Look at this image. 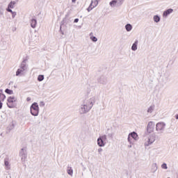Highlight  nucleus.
<instances>
[{
  "label": "nucleus",
  "instance_id": "obj_27",
  "mask_svg": "<svg viewBox=\"0 0 178 178\" xmlns=\"http://www.w3.org/2000/svg\"><path fill=\"white\" fill-rule=\"evenodd\" d=\"M90 40L93 42H97V41H98V38H97L95 36H90Z\"/></svg>",
  "mask_w": 178,
  "mask_h": 178
},
{
  "label": "nucleus",
  "instance_id": "obj_11",
  "mask_svg": "<svg viewBox=\"0 0 178 178\" xmlns=\"http://www.w3.org/2000/svg\"><path fill=\"white\" fill-rule=\"evenodd\" d=\"M99 83L100 84H108V77L105 76H100L98 79Z\"/></svg>",
  "mask_w": 178,
  "mask_h": 178
},
{
  "label": "nucleus",
  "instance_id": "obj_16",
  "mask_svg": "<svg viewBox=\"0 0 178 178\" xmlns=\"http://www.w3.org/2000/svg\"><path fill=\"white\" fill-rule=\"evenodd\" d=\"M138 40H136L134 43L131 46L132 51H136L138 49Z\"/></svg>",
  "mask_w": 178,
  "mask_h": 178
},
{
  "label": "nucleus",
  "instance_id": "obj_13",
  "mask_svg": "<svg viewBox=\"0 0 178 178\" xmlns=\"http://www.w3.org/2000/svg\"><path fill=\"white\" fill-rule=\"evenodd\" d=\"M129 136L134 140V141H138V134H137V133L135 131L130 133Z\"/></svg>",
  "mask_w": 178,
  "mask_h": 178
},
{
  "label": "nucleus",
  "instance_id": "obj_39",
  "mask_svg": "<svg viewBox=\"0 0 178 178\" xmlns=\"http://www.w3.org/2000/svg\"><path fill=\"white\" fill-rule=\"evenodd\" d=\"M2 105H3L2 102H0V109H2Z\"/></svg>",
  "mask_w": 178,
  "mask_h": 178
},
{
  "label": "nucleus",
  "instance_id": "obj_17",
  "mask_svg": "<svg viewBox=\"0 0 178 178\" xmlns=\"http://www.w3.org/2000/svg\"><path fill=\"white\" fill-rule=\"evenodd\" d=\"M158 170V165L156 163H153L152 164V173H155Z\"/></svg>",
  "mask_w": 178,
  "mask_h": 178
},
{
  "label": "nucleus",
  "instance_id": "obj_38",
  "mask_svg": "<svg viewBox=\"0 0 178 178\" xmlns=\"http://www.w3.org/2000/svg\"><path fill=\"white\" fill-rule=\"evenodd\" d=\"M108 137H111V138H112V137H113V134H108Z\"/></svg>",
  "mask_w": 178,
  "mask_h": 178
},
{
  "label": "nucleus",
  "instance_id": "obj_32",
  "mask_svg": "<svg viewBox=\"0 0 178 178\" xmlns=\"http://www.w3.org/2000/svg\"><path fill=\"white\" fill-rule=\"evenodd\" d=\"M11 13H12V17H13V18L16 17V12H13V11Z\"/></svg>",
  "mask_w": 178,
  "mask_h": 178
},
{
  "label": "nucleus",
  "instance_id": "obj_40",
  "mask_svg": "<svg viewBox=\"0 0 178 178\" xmlns=\"http://www.w3.org/2000/svg\"><path fill=\"white\" fill-rule=\"evenodd\" d=\"M92 35H93V33H92V32H91L89 35H90V37H94Z\"/></svg>",
  "mask_w": 178,
  "mask_h": 178
},
{
  "label": "nucleus",
  "instance_id": "obj_5",
  "mask_svg": "<svg viewBox=\"0 0 178 178\" xmlns=\"http://www.w3.org/2000/svg\"><path fill=\"white\" fill-rule=\"evenodd\" d=\"M30 112L32 116H38L40 113V107L38 106V104H37L36 102L32 104L30 107Z\"/></svg>",
  "mask_w": 178,
  "mask_h": 178
},
{
  "label": "nucleus",
  "instance_id": "obj_18",
  "mask_svg": "<svg viewBox=\"0 0 178 178\" xmlns=\"http://www.w3.org/2000/svg\"><path fill=\"white\" fill-rule=\"evenodd\" d=\"M153 20L154 23H159L161 22V17L159 15H154Z\"/></svg>",
  "mask_w": 178,
  "mask_h": 178
},
{
  "label": "nucleus",
  "instance_id": "obj_1",
  "mask_svg": "<svg viewBox=\"0 0 178 178\" xmlns=\"http://www.w3.org/2000/svg\"><path fill=\"white\" fill-rule=\"evenodd\" d=\"M95 97L93 96L88 99L83 101V103L81 105L79 112L80 115H86V113H88L92 106H94V104H95Z\"/></svg>",
  "mask_w": 178,
  "mask_h": 178
},
{
  "label": "nucleus",
  "instance_id": "obj_36",
  "mask_svg": "<svg viewBox=\"0 0 178 178\" xmlns=\"http://www.w3.org/2000/svg\"><path fill=\"white\" fill-rule=\"evenodd\" d=\"M97 151H98L99 154H101V152H102V148H99L97 149Z\"/></svg>",
  "mask_w": 178,
  "mask_h": 178
},
{
  "label": "nucleus",
  "instance_id": "obj_10",
  "mask_svg": "<svg viewBox=\"0 0 178 178\" xmlns=\"http://www.w3.org/2000/svg\"><path fill=\"white\" fill-rule=\"evenodd\" d=\"M174 12L173 8H169L168 10H165L163 13V17H164L165 19H166V17H168L169 16V15H172V13Z\"/></svg>",
  "mask_w": 178,
  "mask_h": 178
},
{
  "label": "nucleus",
  "instance_id": "obj_45",
  "mask_svg": "<svg viewBox=\"0 0 178 178\" xmlns=\"http://www.w3.org/2000/svg\"><path fill=\"white\" fill-rule=\"evenodd\" d=\"M0 98H1V93H0Z\"/></svg>",
  "mask_w": 178,
  "mask_h": 178
},
{
  "label": "nucleus",
  "instance_id": "obj_34",
  "mask_svg": "<svg viewBox=\"0 0 178 178\" xmlns=\"http://www.w3.org/2000/svg\"><path fill=\"white\" fill-rule=\"evenodd\" d=\"M7 12H10V13H12V12H13V11L12 10V9H10V8L8 7Z\"/></svg>",
  "mask_w": 178,
  "mask_h": 178
},
{
  "label": "nucleus",
  "instance_id": "obj_33",
  "mask_svg": "<svg viewBox=\"0 0 178 178\" xmlns=\"http://www.w3.org/2000/svg\"><path fill=\"white\" fill-rule=\"evenodd\" d=\"M40 106H45V103L44 102H40Z\"/></svg>",
  "mask_w": 178,
  "mask_h": 178
},
{
  "label": "nucleus",
  "instance_id": "obj_41",
  "mask_svg": "<svg viewBox=\"0 0 178 178\" xmlns=\"http://www.w3.org/2000/svg\"><path fill=\"white\" fill-rule=\"evenodd\" d=\"M175 118L178 120V114L175 115Z\"/></svg>",
  "mask_w": 178,
  "mask_h": 178
},
{
  "label": "nucleus",
  "instance_id": "obj_7",
  "mask_svg": "<svg viewBox=\"0 0 178 178\" xmlns=\"http://www.w3.org/2000/svg\"><path fill=\"white\" fill-rule=\"evenodd\" d=\"M19 156L22 163H24L27 159V149L26 147L21 149L19 151Z\"/></svg>",
  "mask_w": 178,
  "mask_h": 178
},
{
  "label": "nucleus",
  "instance_id": "obj_29",
  "mask_svg": "<svg viewBox=\"0 0 178 178\" xmlns=\"http://www.w3.org/2000/svg\"><path fill=\"white\" fill-rule=\"evenodd\" d=\"M92 9H94V7L92 6V3H91L89 7L88 8V12H91Z\"/></svg>",
  "mask_w": 178,
  "mask_h": 178
},
{
  "label": "nucleus",
  "instance_id": "obj_24",
  "mask_svg": "<svg viewBox=\"0 0 178 178\" xmlns=\"http://www.w3.org/2000/svg\"><path fill=\"white\" fill-rule=\"evenodd\" d=\"M5 92H6V94H8L9 95H12L13 94V90L7 88L5 90Z\"/></svg>",
  "mask_w": 178,
  "mask_h": 178
},
{
  "label": "nucleus",
  "instance_id": "obj_28",
  "mask_svg": "<svg viewBox=\"0 0 178 178\" xmlns=\"http://www.w3.org/2000/svg\"><path fill=\"white\" fill-rule=\"evenodd\" d=\"M44 80V75H39L38 76V81H42Z\"/></svg>",
  "mask_w": 178,
  "mask_h": 178
},
{
  "label": "nucleus",
  "instance_id": "obj_42",
  "mask_svg": "<svg viewBox=\"0 0 178 178\" xmlns=\"http://www.w3.org/2000/svg\"><path fill=\"white\" fill-rule=\"evenodd\" d=\"M2 97H3V98H6V96H5V95H2Z\"/></svg>",
  "mask_w": 178,
  "mask_h": 178
},
{
  "label": "nucleus",
  "instance_id": "obj_21",
  "mask_svg": "<svg viewBox=\"0 0 178 178\" xmlns=\"http://www.w3.org/2000/svg\"><path fill=\"white\" fill-rule=\"evenodd\" d=\"M125 29L127 31H131V30H133V26H131L130 24H127L125 25Z\"/></svg>",
  "mask_w": 178,
  "mask_h": 178
},
{
  "label": "nucleus",
  "instance_id": "obj_3",
  "mask_svg": "<svg viewBox=\"0 0 178 178\" xmlns=\"http://www.w3.org/2000/svg\"><path fill=\"white\" fill-rule=\"evenodd\" d=\"M156 137L157 136L155 134H149L145 140V147H149V145H152V144H154L156 140Z\"/></svg>",
  "mask_w": 178,
  "mask_h": 178
},
{
  "label": "nucleus",
  "instance_id": "obj_37",
  "mask_svg": "<svg viewBox=\"0 0 178 178\" xmlns=\"http://www.w3.org/2000/svg\"><path fill=\"white\" fill-rule=\"evenodd\" d=\"M134 145V144H129V145H128V148H132Z\"/></svg>",
  "mask_w": 178,
  "mask_h": 178
},
{
  "label": "nucleus",
  "instance_id": "obj_9",
  "mask_svg": "<svg viewBox=\"0 0 178 178\" xmlns=\"http://www.w3.org/2000/svg\"><path fill=\"white\" fill-rule=\"evenodd\" d=\"M154 128H155V122H154L153 121L149 122L147 127V133H149V134L153 133Z\"/></svg>",
  "mask_w": 178,
  "mask_h": 178
},
{
  "label": "nucleus",
  "instance_id": "obj_43",
  "mask_svg": "<svg viewBox=\"0 0 178 178\" xmlns=\"http://www.w3.org/2000/svg\"><path fill=\"white\" fill-rule=\"evenodd\" d=\"M26 100H27V101H30V97H28V98L26 99Z\"/></svg>",
  "mask_w": 178,
  "mask_h": 178
},
{
  "label": "nucleus",
  "instance_id": "obj_19",
  "mask_svg": "<svg viewBox=\"0 0 178 178\" xmlns=\"http://www.w3.org/2000/svg\"><path fill=\"white\" fill-rule=\"evenodd\" d=\"M67 173L70 176H73V168H72V167H70V166H67Z\"/></svg>",
  "mask_w": 178,
  "mask_h": 178
},
{
  "label": "nucleus",
  "instance_id": "obj_22",
  "mask_svg": "<svg viewBox=\"0 0 178 178\" xmlns=\"http://www.w3.org/2000/svg\"><path fill=\"white\" fill-rule=\"evenodd\" d=\"M118 3V1L116 0H113L109 3L110 6H111V8H115V6H116Z\"/></svg>",
  "mask_w": 178,
  "mask_h": 178
},
{
  "label": "nucleus",
  "instance_id": "obj_4",
  "mask_svg": "<svg viewBox=\"0 0 178 178\" xmlns=\"http://www.w3.org/2000/svg\"><path fill=\"white\" fill-rule=\"evenodd\" d=\"M165 130H166V123L160 122L156 124V131H157V134H163Z\"/></svg>",
  "mask_w": 178,
  "mask_h": 178
},
{
  "label": "nucleus",
  "instance_id": "obj_44",
  "mask_svg": "<svg viewBox=\"0 0 178 178\" xmlns=\"http://www.w3.org/2000/svg\"><path fill=\"white\" fill-rule=\"evenodd\" d=\"M72 2H76V0H72Z\"/></svg>",
  "mask_w": 178,
  "mask_h": 178
},
{
  "label": "nucleus",
  "instance_id": "obj_6",
  "mask_svg": "<svg viewBox=\"0 0 178 178\" xmlns=\"http://www.w3.org/2000/svg\"><path fill=\"white\" fill-rule=\"evenodd\" d=\"M106 140H108V138L106 137V135H102L101 136H99L97 138V145H99V147H105V145H106Z\"/></svg>",
  "mask_w": 178,
  "mask_h": 178
},
{
  "label": "nucleus",
  "instance_id": "obj_23",
  "mask_svg": "<svg viewBox=\"0 0 178 178\" xmlns=\"http://www.w3.org/2000/svg\"><path fill=\"white\" fill-rule=\"evenodd\" d=\"M16 3L15 1H11L9 4L8 8H10V9H13V8H15V4Z\"/></svg>",
  "mask_w": 178,
  "mask_h": 178
},
{
  "label": "nucleus",
  "instance_id": "obj_25",
  "mask_svg": "<svg viewBox=\"0 0 178 178\" xmlns=\"http://www.w3.org/2000/svg\"><path fill=\"white\" fill-rule=\"evenodd\" d=\"M127 141L129 144H134V142H133V139L129 134L128 135Z\"/></svg>",
  "mask_w": 178,
  "mask_h": 178
},
{
  "label": "nucleus",
  "instance_id": "obj_26",
  "mask_svg": "<svg viewBox=\"0 0 178 178\" xmlns=\"http://www.w3.org/2000/svg\"><path fill=\"white\" fill-rule=\"evenodd\" d=\"M91 3H92V6L93 8L98 6V1L97 0L92 1Z\"/></svg>",
  "mask_w": 178,
  "mask_h": 178
},
{
  "label": "nucleus",
  "instance_id": "obj_14",
  "mask_svg": "<svg viewBox=\"0 0 178 178\" xmlns=\"http://www.w3.org/2000/svg\"><path fill=\"white\" fill-rule=\"evenodd\" d=\"M4 165H5L6 170H10V163H9V161L8 160V159H4Z\"/></svg>",
  "mask_w": 178,
  "mask_h": 178
},
{
  "label": "nucleus",
  "instance_id": "obj_20",
  "mask_svg": "<svg viewBox=\"0 0 178 178\" xmlns=\"http://www.w3.org/2000/svg\"><path fill=\"white\" fill-rule=\"evenodd\" d=\"M155 109V105H152L147 108V113H152Z\"/></svg>",
  "mask_w": 178,
  "mask_h": 178
},
{
  "label": "nucleus",
  "instance_id": "obj_31",
  "mask_svg": "<svg viewBox=\"0 0 178 178\" xmlns=\"http://www.w3.org/2000/svg\"><path fill=\"white\" fill-rule=\"evenodd\" d=\"M8 129L9 130H13V129H15V124H12Z\"/></svg>",
  "mask_w": 178,
  "mask_h": 178
},
{
  "label": "nucleus",
  "instance_id": "obj_30",
  "mask_svg": "<svg viewBox=\"0 0 178 178\" xmlns=\"http://www.w3.org/2000/svg\"><path fill=\"white\" fill-rule=\"evenodd\" d=\"M161 168L162 169H168V165L165 163H163L162 165H161Z\"/></svg>",
  "mask_w": 178,
  "mask_h": 178
},
{
  "label": "nucleus",
  "instance_id": "obj_8",
  "mask_svg": "<svg viewBox=\"0 0 178 178\" xmlns=\"http://www.w3.org/2000/svg\"><path fill=\"white\" fill-rule=\"evenodd\" d=\"M17 101V98L15 96H10L8 98L7 106L8 108H15V102Z\"/></svg>",
  "mask_w": 178,
  "mask_h": 178
},
{
  "label": "nucleus",
  "instance_id": "obj_15",
  "mask_svg": "<svg viewBox=\"0 0 178 178\" xmlns=\"http://www.w3.org/2000/svg\"><path fill=\"white\" fill-rule=\"evenodd\" d=\"M30 24L32 29H35V27H37V19L33 18L31 19Z\"/></svg>",
  "mask_w": 178,
  "mask_h": 178
},
{
  "label": "nucleus",
  "instance_id": "obj_12",
  "mask_svg": "<svg viewBox=\"0 0 178 178\" xmlns=\"http://www.w3.org/2000/svg\"><path fill=\"white\" fill-rule=\"evenodd\" d=\"M169 76H170V74L168 72L164 73L161 79L163 83H168V81L169 80Z\"/></svg>",
  "mask_w": 178,
  "mask_h": 178
},
{
  "label": "nucleus",
  "instance_id": "obj_2",
  "mask_svg": "<svg viewBox=\"0 0 178 178\" xmlns=\"http://www.w3.org/2000/svg\"><path fill=\"white\" fill-rule=\"evenodd\" d=\"M26 72L27 65L26 64V60H24L22 63L20 64L19 69L17 70L15 75L17 76H24Z\"/></svg>",
  "mask_w": 178,
  "mask_h": 178
},
{
  "label": "nucleus",
  "instance_id": "obj_35",
  "mask_svg": "<svg viewBox=\"0 0 178 178\" xmlns=\"http://www.w3.org/2000/svg\"><path fill=\"white\" fill-rule=\"evenodd\" d=\"M74 23H79V18H76V19L74 20Z\"/></svg>",
  "mask_w": 178,
  "mask_h": 178
}]
</instances>
